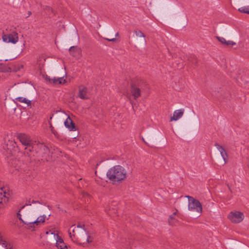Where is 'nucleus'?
<instances>
[{
  "mask_svg": "<svg viewBox=\"0 0 249 249\" xmlns=\"http://www.w3.org/2000/svg\"><path fill=\"white\" fill-rule=\"evenodd\" d=\"M184 113V109L183 108L176 110L174 112L173 116L170 117V121H176L178 120L183 116Z\"/></svg>",
  "mask_w": 249,
  "mask_h": 249,
  "instance_id": "nucleus-10",
  "label": "nucleus"
},
{
  "mask_svg": "<svg viewBox=\"0 0 249 249\" xmlns=\"http://www.w3.org/2000/svg\"><path fill=\"white\" fill-rule=\"evenodd\" d=\"M131 93L134 99L136 100L141 96V90L139 88L133 87L131 89Z\"/></svg>",
  "mask_w": 249,
  "mask_h": 249,
  "instance_id": "nucleus-17",
  "label": "nucleus"
},
{
  "mask_svg": "<svg viewBox=\"0 0 249 249\" xmlns=\"http://www.w3.org/2000/svg\"><path fill=\"white\" fill-rule=\"evenodd\" d=\"M70 54L73 56H77L80 53V49L76 46H72L69 49Z\"/></svg>",
  "mask_w": 249,
  "mask_h": 249,
  "instance_id": "nucleus-15",
  "label": "nucleus"
},
{
  "mask_svg": "<svg viewBox=\"0 0 249 249\" xmlns=\"http://www.w3.org/2000/svg\"><path fill=\"white\" fill-rule=\"evenodd\" d=\"M176 213L177 212H174L169 218L168 222L170 225L176 226L178 223V219L176 216Z\"/></svg>",
  "mask_w": 249,
  "mask_h": 249,
  "instance_id": "nucleus-16",
  "label": "nucleus"
},
{
  "mask_svg": "<svg viewBox=\"0 0 249 249\" xmlns=\"http://www.w3.org/2000/svg\"><path fill=\"white\" fill-rule=\"evenodd\" d=\"M66 119L64 122L65 127L70 131H75L76 126L71 118L67 114H63V119Z\"/></svg>",
  "mask_w": 249,
  "mask_h": 249,
  "instance_id": "nucleus-9",
  "label": "nucleus"
},
{
  "mask_svg": "<svg viewBox=\"0 0 249 249\" xmlns=\"http://www.w3.org/2000/svg\"><path fill=\"white\" fill-rule=\"evenodd\" d=\"M186 197L188 198V209L201 213L202 208L200 202L191 196H186Z\"/></svg>",
  "mask_w": 249,
  "mask_h": 249,
  "instance_id": "nucleus-4",
  "label": "nucleus"
},
{
  "mask_svg": "<svg viewBox=\"0 0 249 249\" xmlns=\"http://www.w3.org/2000/svg\"><path fill=\"white\" fill-rule=\"evenodd\" d=\"M50 233L51 234H54V237L56 240L55 247L57 249H62V239L61 236H59L57 233L53 232L52 231H49L46 232V234H47Z\"/></svg>",
  "mask_w": 249,
  "mask_h": 249,
  "instance_id": "nucleus-12",
  "label": "nucleus"
},
{
  "mask_svg": "<svg viewBox=\"0 0 249 249\" xmlns=\"http://www.w3.org/2000/svg\"><path fill=\"white\" fill-rule=\"evenodd\" d=\"M238 11L241 13L249 14V6L239 8Z\"/></svg>",
  "mask_w": 249,
  "mask_h": 249,
  "instance_id": "nucleus-21",
  "label": "nucleus"
},
{
  "mask_svg": "<svg viewBox=\"0 0 249 249\" xmlns=\"http://www.w3.org/2000/svg\"><path fill=\"white\" fill-rule=\"evenodd\" d=\"M9 200V196L5 188L0 187V208L5 206Z\"/></svg>",
  "mask_w": 249,
  "mask_h": 249,
  "instance_id": "nucleus-7",
  "label": "nucleus"
},
{
  "mask_svg": "<svg viewBox=\"0 0 249 249\" xmlns=\"http://www.w3.org/2000/svg\"><path fill=\"white\" fill-rule=\"evenodd\" d=\"M24 206L20 208L18 212L16 213V217L22 223L26 225L29 228L35 229L41 225L43 224L46 219H48L47 216L45 214L39 216L35 220V216L33 213H29L26 214L25 216V219L24 220L22 218L21 212L24 209Z\"/></svg>",
  "mask_w": 249,
  "mask_h": 249,
  "instance_id": "nucleus-2",
  "label": "nucleus"
},
{
  "mask_svg": "<svg viewBox=\"0 0 249 249\" xmlns=\"http://www.w3.org/2000/svg\"><path fill=\"white\" fill-rule=\"evenodd\" d=\"M118 35V33H117V34H116V36H117Z\"/></svg>",
  "mask_w": 249,
  "mask_h": 249,
  "instance_id": "nucleus-29",
  "label": "nucleus"
},
{
  "mask_svg": "<svg viewBox=\"0 0 249 249\" xmlns=\"http://www.w3.org/2000/svg\"><path fill=\"white\" fill-rule=\"evenodd\" d=\"M108 178L113 182H118L124 180L126 177L125 169L120 165H116L110 168L107 172Z\"/></svg>",
  "mask_w": 249,
  "mask_h": 249,
  "instance_id": "nucleus-3",
  "label": "nucleus"
},
{
  "mask_svg": "<svg viewBox=\"0 0 249 249\" xmlns=\"http://www.w3.org/2000/svg\"><path fill=\"white\" fill-rule=\"evenodd\" d=\"M78 96L82 99H87L89 98V92L87 88L80 86L79 88Z\"/></svg>",
  "mask_w": 249,
  "mask_h": 249,
  "instance_id": "nucleus-11",
  "label": "nucleus"
},
{
  "mask_svg": "<svg viewBox=\"0 0 249 249\" xmlns=\"http://www.w3.org/2000/svg\"><path fill=\"white\" fill-rule=\"evenodd\" d=\"M0 249H8L7 244L6 241L2 239L1 233H0Z\"/></svg>",
  "mask_w": 249,
  "mask_h": 249,
  "instance_id": "nucleus-19",
  "label": "nucleus"
},
{
  "mask_svg": "<svg viewBox=\"0 0 249 249\" xmlns=\"http://www.w3.org/2000/svg\"><path fill=\"white\" fill-rule=\"evenodd\" d=\"M106 39H107L108 41H112V42L115 41L116 40L115 38H113L111 39L106 38Z\"/></svg>",
  "mask_w": 249,
  "mask_h": 249,
  "instance_id": "nucleus-25",
  "label": "nucleus"
},
{
  "mask_svg": "<svg viewBox=\"0 0 249 249\" xmlns=\"http://www.w3.org/2000/svg\"><path fill=\"white\" fill-rule=\"evenodd\" d=\"M70 236L73 242L84 246L92 241L93 238L81 226H72L69 230Z\"/></svg>",
  "mask_w": 249,
  "mask_h": 249,
  "instance_id": "nucleus-1",
  "label": "nucleus"
},
{
  "mask_svg": "<svg viewBox=\"0 0 249 249\" xmlns=\"http://www.w3.org/2000/svg\"><path fill=\"white\" fill-rule=\"evenodd\" d=\"M135 33L136 36L139 37H144V35L141 31H135Z\"/></svg>",
  "mask_w": 249,
  "mask_h": 249,
  "instance_id": "nucleus-23",
  "label": "nucleus"
},
{
  "mask_svg": "<svg viewBox=\"0 0 249 249\" xmlns=\"http://www.w3.org/2000/svg\"><path fill=\"white\" fill-rule=\"evenodd\" d=\"M63 249H71L70 247H68V246L65 245L64 247H63Z\"/></svg>",
  "mask_w": 249,
  "mask_h": 249,
  "instance_id": "nucleus-26",
  "label": "nucleus"
},
{
  "mask_svg": "<svg viewBox=\"0 0 249 249\" xmlns=\"http://www.w3.org/2000/svg\"><path fill=\"white\" fill-rule=\"evenodd\" d=\"M31 12H29V13H28V15L30 16L31 15Z\"/></svg>",
  "mask_w": 249,
  "mask_h": 249,
  "instance_id": "nucleus-28",
  "label": "nucleus"
},
{
  "mask_svg": "<svg viewBox=\"0 0 249 249\" xmlns=\"http://www.w3.org/2000/svg\"><path fill=\"white\" fill-rule=\"evenodd\" d=\"M72 77L69 75H66L65 77H63V84H68L71 82Z\"/></svg>",
  "mask_w": 249,
  "mask_h": 249,
  "instance_id": "nucleus-22",
  "label": "nucleus"
},
{
  "mask_svg": "<svg viewBox=\"0 0 249 249\" xmlns=\"http://www.w3.org/2000/svg\"><path fill=\"white\" fill-rule=\"evenodd\" d=\"M18 137L20 142L24 145L27 146L25 148L26 151H31L33 147L30 145L31 142L30 137L25 134H20L18 135Z\"/></svg>",
  "mask_w": 249,
  "mask_h": 249,
  "instance_id": "nucleus-8",
  "label": "nucleus"
},
{
  "mask_svg": "<svg viewBox=\"0 0 249 249\" xmlns=\"http://www.w3.org/2000/svg\"><path fill=\"white\" fill-rule=\"evenodd\" d=\"M216 38L222 44L227 46H232L236 44V43L231 40L227 41L226 39L223 37L217 36Z\"/></svg>",
  "mask_w": 249,
  "mask_h": 249,
  "instance_id": "nucleus-13",
  "label": "nucleus"
},
{
  "mask_svg": "<svg viewBox=\"0 0 249 249\" xmlns=\"http://www.w3.org/2000/svg\"><path fill=\"white\" fill-rule=\"evenodd\" d=\"M228 218L233 223H239L243 220L244 214L242 212L239 211H232L229 214Z\"/></svg>",
  "mask_w": 249,
  "mask_h": 249,
  "instance_id": "nucleus-5",
  "label": "nucleus"
},
{
  "mask_svg": "<svg viewBox=\"0 0 249 249\" xmlns=\"http://www.w3.org/2000/svg\"><path fill=\"white\" fill-rule=\"evenodd\" d=\"M46 80L49 82V83L51 84H53L54 86H58L59 85H60L62 83V78H50L49 77H46Z\"/></svg>",
  "mask_w": 249,
  "mask_h": 249,
  "instance_id": "nucleus-14",
  "label": "nucleus"
},
{
  "mask_svg": "<svg viewBox=\"0 0 249 249\" xmlns=\"http://www.w3.org/2000/svg\"><path fill=\"white\" fill-rule=\"evenodd\" d=\"M128 98H129V100L130 101V102L131 103L132 105H133V103H132L131 101V99L130 98V97L129 96H128Z\"/></svg>",
  "mask_w": 249,
  "mask_h": 249,
  "instance_id": "nucleus-27",
  "label": "nucleus"
},
{
  "mask_svg": "<svg viewBox=\"0 0 249 249\" xmlns=\"http://www.w3.org/2000/svg\"><path fill=\"white\" fill-rule=\"evenodd\" d=\"M216 146L220 153V154L221 156L222 157L224 160L225 161V162H226V158H227V153L225 150V149L222 147V146H220V145L216 144Z\"/></svg>",
  "mask_w": 249,
  "mask_h": 249,
  "instance_id": "nucleus-18",
  "label": "nucleus"
},
{
  "mask_svg": "<svg viewBox=\"0 0 249 249\" xmlns=\"http://www.w3.org/2000/svg\"><path fill=\"white\" fill-rule=\"evenodd\" d=\"M2 38L4 42L16 44L18 41V35L17 32H13L10 34L3 35Z\"/></svg>",
  "mask_w": 249,
  "mask_h": 249,
  "instance_id": "nucleus-6",
  "label": "nucleus"
},
{
  "mask_svg": "<svg viewBox=\"0 0 249 249\" xmlns=\"http://www.w3.org/2000/svg\"><path fill=\"white\" fill-rule=\"evenodd\" d=\"M36 202H38V201H35L33 199L31 200V199H29V200L26 202V205H31L32 203H36Z\"/></svg>",
  "mask_w": 249,
  "mask_h": 249,
  "instance_id": "nucleus-24",
  "label": "nucleus"
},
{
  "mask_svg": "<svg viewBox=\"0 0 249 249\" xmlns=\"http://www.w3.org/2000/svg\"><path fill=\"white\" fill-rule=\"evenodd\" d=\"M17 100L19 102L25 103L27 105L31 104V101L30 100L23 97H18Z\"/></svg>",
  "mask_w": 249,
  "mask_h": 249,
  "instance_id": "nucleus-20",
  "label": "nucleus"
}]
</instances>
